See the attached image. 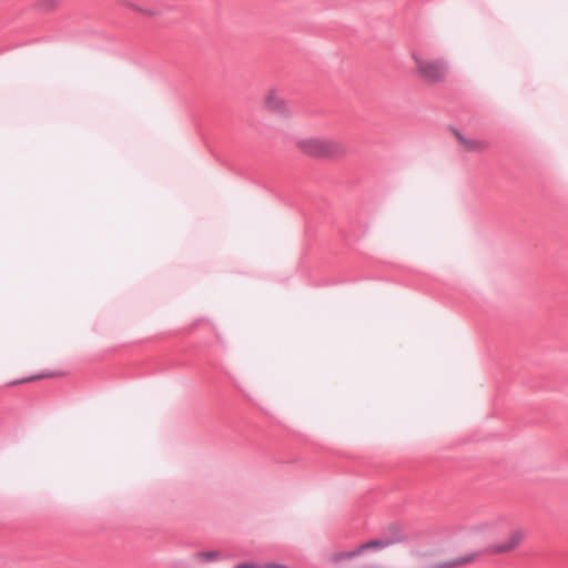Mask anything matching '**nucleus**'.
I'll use <instances>...</instances> for the list:
<instances>
[{
    "label": "nucleus",
    "instance_id": "nucleus-1",
    "mask_svg": "<svg viewBox=\"0 0 568 568\" xmlns=\"http://www.w3.org/2000/svg\"><path fill=\"white\" fill-rule=\"evenodd\" d=\"M300 150L313 158L333 159L345 154L346 148L338 141L311 138L297 143Z\"/></svg>",
    "mask_w": 568,
    "mask_h": 568
},
{
    "label": "nucleus",
    "instance_id": "nucleus-2",
    "mask_svg": "<svg viewBox=\"0 0 568 568\" xmlns=\"http://www.w3.org/2000/svg\"><path fill=\"white\" fill-rule=\"evenodd\" d=\"M413 59L417 65L419 77L427 83L435 84L445 81L448 65L443 59L424 60L416 53Z\"/></svg>",
    "mask_w": 568,
    "mask_h": 568
},
{
    "label": "nucleus",
    "instance_id": "nucleus-3",
    "mask_svg": "<svg viewBox=\"0 0 568 568\" xmlns=\"http://www.w3.org/2000/svg\"><path fill=\"white\" fill-rule=\"evenodd\" d=\"M524 532L523 530L518 529L511 532L509 541L504 544H495L490 546V551L493 554H504L511 551L515 549L523 540Z\"/></svg>",
    "mask_w": 568,
    "mask_h": 568
},
{
    "label": "nucleus",
    "instance_id": "nucleus-4",
    "mask_svg": "<svg viewBox=\"0 0 568 568\" xmlns=\"http://www.w3.org/2000/svg\"><path fill=\"white\" fill-rule=\"evenodd\" d=\"M266 106L274 113L288 116L285 101L278 99L274 92H270L265 100Z\"/></svg>",
    "mask_w": 568,
    "mask_h": 568
},
{
    "label": "nucleus",
    "instance_id": "nucleus-5",
    "mask_svg": "<svg viewBox=\"0 0 568 568\" xmlns=\"http://www.w3.org/2000/svg\"><path fill=\"white\" fill-rule=\"evenodd\" d=\"M476 556H477L476 552H471L469 555L462 556V557H458L456 559L446 560V561H442V562H436L433 566V568H457V567H460L463 565L471 562L475 559Z\"/></svg>",
    "mask_w": 568,
    "mask_h": 568
},
{
    "label": "nucleus",
    "instance_id": "nucleus-6",
    "mask_svg": "<svg viewBox=\"0 0 568 568\" xmlns=\"http://www.w3.org/2000/svg\"><path fill=\"white\" fill-rule=\"evenodd\" d=\"M383 537L386 540H392V545L406 540L402 528L397 524H390L384 531Z\"/></svg>",
    "mask_w": 568,
    "mask_h": 568
},
{
    "label": "nucleus",
    "instance_id": "nucleus-7",
    "mask_svg": "<svg viewBox=\"0 0 568 568\" xmlns=\"http://www.w3.org/2000/svg\"><path fill=\"white\" fill-rule=\"evenodd\" d=\"M392 545V540H386L385 537H381V538H375V539H372V540H368L367 542H364L361 545V548H362V551L364 552L365 550H369V549H384L388 546Z\"/></svg>",
    "mask_w": 568,
    "mask_h": 568
},
{
    "label": "nucleus",
    "instance_id": "nucleus-8",
    "mask_svg": "<svg viewBox=\"0 0 568 568\" xmlns=\"http://www.w3.org/2000/svg\"><path fill=\"white\" fill-rule=\"evenodd\" d=\"M363 554L361 546L351 551H338L333 555L332 560L334 562H339L342 560L352 559Z\"/></svg>",
    "mask_w": 568,
    "mask_h": 568
},
{
    "label": "nucleus",
    "instance_id": "nucleus-9",
    "mask_svg": "<svg viewBox=\"0 0 568 568\" xmlns=\"http://www.w3.org/2000/svg\"><path fill=\"white\" fill-rule=\"evenodd\" d=\"M196 559L211 562L221 558V552L219 550H210V551H197L194 554Z\"/></svg>",
    "mask_w": 568,
    "mask_h": 568
},
{
    "label": "nucleus",
    "instance_id": "nucleus-10",
    "mask_svg": "<svg viewBox=\"0 0 568 568\" xmlns=\"http://www.w3.org/2000/svg\"><path fill=\"white\" fill-rule=\"evenodd\" d=\"M486 148V143L479 140L469 139L465 150L467 151H481Z\"/></svg>",
    "mask_w": 568,
    "mask_h": 568
},
{
    "label": "nucleus",
    "instance_id": "nucleus-11",
    "mask_svg": "<svg viewBox=\"0 0 568 568\" xmlns=\"http://www.w3.org/2000/svg\"><path fill=\"white\" fill-rule=\"evenodd\" d=\"M37 7L43 11H50L57 8L55 0H38Z\"/></svg>",
    "mask_w": 568,
    "mask_h": 568
},
{
    "label": "nucleus",
    "instance_id": "nucleus-12",
    "mask_svg": "<svg viewBox=\"0 0 568 568\" xmlns=\"http://www.w3.org/2000/svg\"><path fill=\"white\" fill-rule=\"evenodd\" d=\"M134 9L141 13H145V14H149V16H156L159 14V12L156 10H153V9H143L141 7H134Z\"/></svg>",
    "mask_w": 568,
    "mask_h": 568
},
{
    "label": "nucleus",
    "instance_id": "nucleus-13",
    "mask_svg": "<svg viewBox=\"0 0 568 568\" xmlns=\"http://www.w3.org/2000/svg\"><path fill=\"white\" fill-rule=\"evenodd\" d=\"M234 568H260V567L253 562H241V564L236 565Z\"/></svg>",
    "mask_w": 568,
    "mask_h": 568
},
{
    "label": "nucleus",
    "instance_id": "nucleus-14",
    "mask_svg": "<svg viewBox=\"0 0 568 568\" xmlns=\"http://www.w3.org/2000/svg\"><path fill=\"white\" fill-rule=\"evenodd\" d=\"M42 376H43V375H40V376H31V377H28V378L23 379V382H31V381H34V379L40 378V377H42ZM19 383H22V381H20Z\"/></svg>",
    "mask_w": 568,
    "mask_h": 568
},
{
    "label": "nucleus",
    "instance_id": "nucleus-15",
    "mask_svg": "<svg viewBox=\"0 0 568 568\" xmlns=\"http://www.w3.org/2000/svg\"><path fill=\"white\" fill-rule=\"evenodd\" d=\"M454 133H455L456 138L458 139V141H462V139L465 138V135H463L458 130H454Z\"/></svg>",
    "mask_w": 568,
    "mask_h": 568
},
{
    "label": "nucleus",
    "instance_id": "nucleus-16",
    "mask_svg": "<svg viewBox=\"0 0 568 568\" xmlns=\"http://www.w3.org/2000/svg\"><path fill=\"white\" fill-rule=\"evenodd\" d=\"M469 139H467L466 136L462 139V141H459L464 148H466L467 143H468Z\"/></svg>",
    "mask_w": 568,
    "mask_h": 568
},
{
    "label": "nucleus",
    "instance_id": "nucleus-17",
    "mask_svg": "<svg viewBox=\"0 0 568 568\" xmlns=\"http://www.w3.org/2000/svg\"><path fill=\"white\" fill-rule=\"evenodd\" d=\"M199 322H200V321L195 322V323L193 324V327H196V326L199 325Z\"/></svg>",
    "mask_w": 568,
    "mask_h": 568
}]
</instances>
